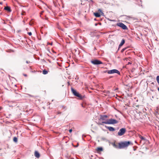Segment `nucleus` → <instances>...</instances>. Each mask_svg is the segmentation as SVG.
<instances>
[{
	"label": "nucleus",
	"instance_id": "f257e3e1",
	"mask_svg": "<svg viewBox=\"0 0 159 159\" xmlns=\"http://www.w3.org/2000/svg\"><path fill=\"white\" fill-rule=\"evenodd\" d=\"M107 118L108 116L107 115H101L99 120H102V123L105 124H113L118 123L117 121L116 120L112 119L107 120Z\"/></svg>",
	"mask_w": 159,
	"mask_h": 159
},
{
	"label": "nucleus",
	"instance_id": "f03ea898",
	"mask_svg": "<svg viewBox=\"0 0 159 159\" xmlns=\"http://www.w3.org/2000/svg\"><path fill=\"white\" fill-rule=\"evenodd\" d=\"M133 143L130 141H124L120 143V148L121 149L127 148L129 145H133Z\"/></svg>",
	"mask_w": 159,
	"mask_h": 159
},
{
	"label": "nucleus",
	"instance_id": "7ed1b4c3",
	"mask_svg": "<svg viewBox=\"0 0 159 159\" xmlns=\"http://www.w3.org/2000/svg\"><path fill=\"white\" fill-rule=\"evenodd\" d=\"M71 91L72 93L75 96L78 97L80 99H81L83 98V97L81 94L79 93L76 92L73 88H71Z\"/></svg>",
	"mask_w": 159,
	"mask_h": 159
},
{
	"label": "nucleus",
	"instance_id": "20e7f679",
	"mask_svg": "<svg viewBox=\"0 0 159 159\" xmlns=\"http://www.w3.org/2000/svg\"><path fill=\"white\" fill-rule=\"evenodd\" d=\"M126 129L125 128H122L120 129L118 133V135L119 136L123 135L125 133Z\"/></svg>",
	"mask_w": 159,
	"mask_h": 159
},
{
	"label": "nucleus",
	"instance_id": "39448f33",
	"mask_svg": "<svg viewBox=\"0 0 159 159\" xmlns=\"http://www.w3.org/2000/svg\"><path fill=\"white\" fill-rule=\"evenodd\" d=\"M107 72L108 74L116 73L119 75H120V72L118 70L116 69H113L111 70H107Z\"/></svg>",
	"mask_w": 159,
	"mask_h": 159
},
{
	"label": "nucleus",
	"instance_id": "423d86ee",
	"mask_svg": "<svg viewBox=\"0 0 159 159\" xmlns=\"http://www.w3.org/2000/svg\"><path fill=\"white\" fill-rule=\"evenodd\" d=\"M117 26L121 27L124 30H126L127 29V27L122 23L120 22L117 23Z\"/></svg>",
	"mask_w": 159,
	"mask_h": 159
},
{
	"label": "nucleus",
	"instance_id": "0eeeda50",
	"mask_svg": "<svg viewBox=\"0 0 159 159\" xmlns=\"http://www.w3.org/2000/svg\"><path fill=\"white\" fill-rule=\"evenodd\" d=\"M91 62L94 65H99L102 64V63L101 61L97 60L92 61H91Z\"/></svg>",
	"mask_w": 159,
	"mask_h": 159
},
{
	"label": "nucleus",
	"instance_id": "6e6552de",
	"mask_svg": "<svg viewBox=\"0 0 159 159\" xmlns=\"http://www.w3.org/2000/svg\"><path fill=\"white\" fill-rule=\"evenodd\" d=\"M34 156L37 158H39L40 157V155L39 153L37 151H35L34 154Z\"/></svg>",
	"mask_w": 159,
	"mask_h": 159
},
{
	"label": "nucleus",
	"instance_id": "1a4fd4ad",
	"mask_svg": "<svg viewBox=\"0 0 159 159\" xmlns=\"http://www.w3.org/2000/svg\"><path fill=\"white\" fill-rule=\"evenodd\" d=\"M106 127L107 129H108L110 131H113L115 130V129L113 127L110 126H106Z\"/></svg>",
	"mask_w": 159,
	"mask_h": 159
},
{
	"label": "nucleus",
	"instance_id": "9d476101",
	"mask_svg": "<svg viewBox=\"0 0 159 159\" xmlns=\"http://www.w3.org/2000/svg\"><path fill=\"white\" fill-rule=\"evenodd\" d=\"M113 146L116 148L121 149L120 148V143L117 144L114 143L113 144Z\"/></svg>",
	"mask_w": 159,
	"mask_h": 159
},
{
	"label": "nucleus",
	"instance_id": "9b49d317",
	"mask_svg": "<svg viewBox=\"0 0 159 159\" xmlns=\"http://www.w3.org/2000/svg\"><path fill=\"white\" fill-rule=\"evenodd\" d=\"M96 151L97 152L99 153L103 151V148L102 147H98L96 149Z\"/></svg>",
	"mask_w": 159,
	"mask_h": 159
},
{
	"label": "nucleus",
	"instance_id": "f8f14e48",
	"mask_svg": "<svg viewBox=\"0 0 159 159\" xmlns=\"http://www.w3.org/2000/svg\"><path fill=\"white\" fill-rule=\"evenodd\" d=\"M4 9L7 11H8L9 12H10L11 11V8L10 7L8 6H7L6 7H4Z\"/></svg>",
	"mask_w": 159,
	"mask_h": 159
},
{
	"label": "nucleus",
	"instance_id": "ddd939ff",
	"mask_svg": "<svg viewBox=\"0 0 159 159\" xmlns=\"http://www.w3.org/2000/svg\"><path fill=\"white\" fill-rule=\"evenodd\" d=\"M125 40L124 39H123L122 40L120 44H119V47L120 48L121 46H122L124 44V43H125Z\"/></svg>",
	"mask_w": 159,
	"mask_h": 159
},
{
	"label": "nucleus",
	"instance_id": "4468645a",
	"mask_svg": "<svg viewBox=\"0 0 159 159\" xmlns=\"http://www.w3.org/2000/svg\"><path fill=\"white\" fill-rule=\"evenodd\" d=\"M139 138L141 139V140L145 141L146 140V139L145 138H144L143 136L140 134L139 135Z\"/></svg>",
	"mask_w": 159,
	"mask_h": 159
},
{
	"label": "nucleus",
	"instance_id": "2eb2a0df",
	"mask_svg": "<svg viewBox=\"0 0 159 159\" xmlns=\"http://www.w3.org/2000/svg\"><path fill=\"white\" fill-rule=\"evenodd\" d=\"M94 15L96 17H99L100 16V15L98 13H94Z\"/></svg>",
	"mask_w": 159,
	"mask_h": 159
},
{
	"label": "nucleus",
	"instance_id": "dca6fc26",
	"mask_svg": "<svg viewBox=\"0 0 159 159\" xmlns=\"http://www.w3.org/2000/svg\"><path fill=\"white\" fill-rule=\"evenodd\" d=\"M48 73V71L46 70H44L43 71V74L44 75L47 74Z\"/></svg>",
	"mask_w": 159,
	"mask_h": 159
},
{
	"label": "nucleus",
	"instance_id": "f3484780",
	"mask_svg": "<svg viewBox=\"0 0 159 159\" xmlns=\"http://www.w3.org/2000/svg\"><path fill=\"white\" fill-rule=\"evenodd\" d=\"M13 140L15 142H17V139L16 137H14L13 138Z\"/></svg>",
	"mask_w": 159,
	"mask_h": 159
},
{
	"label": "nucleus",
	"instance_id": "a211bd4d",
	"mask_svg": "<svg viewBox=\"0 0 159 159\" xmlns=\"http://www.w3.org/2000/svg\"><path fill=\"white\" fill-rule=\"evenodd\" d=\"M156 80H157V82L159 84V76H157L156 78Z\"/></svg>",
	"mask_w": 159,
	"mask_h": 159
},
{
	"label": "nucleus",
	"instance_id": "6ab92c4d",
	"mask_svg": "<svg viewBox=\"0 0 159 159\" xmlns=\"http://www.w3.org/2000/svg\"><path fill=\"white\" fill-rule=\"evenodd\" d=\"M126 48H123L121 51V52H123L125 49H126Z\"/></svg>",
	"mask_w": 159,
	"mask_h": 159
},
{
	"label": "nucleus",
	"instance_id": "aec40b11",
	"mask_svg": "<svg viewBox=\"0 0 159 159\" xmlns=\"http://www.w3.org/2000/svg\"><path fill=\"white\" fill-rule=\"evenodd\" d=\"M98 11L100 12H101L103 14V13L102 12L101 10L100 9H99L98 10Z\"/></svg>",
	"mask_w": 159,
	"mask_h": 159
},
{
	"label": "nucleus",
	"instance_id": "412c9836",
	"mask_svg": "<svg viewBox=\"0 0 159 159\" xmlns=\"http://www.w3.org/2000/svg\"><path fill=\"white\" fill-rule=\"evenodd\" d=\"M28 34L30 36H31L32 35V33L31 32H28Z\"/></svg>",
	"mask_w": 159,
	"mask_h": 159
},
{
	"label": "nucleus",
	"instance_id": "4be33fe9",
	"mask_svg": "<svg viewBox=\"0 0 159 159\" xmlns=\"http://www.w3.org/2000/svg\"><path fill=\"white\" fill-rule=\"evenodd\" d=\"M61 112L59 111H57V114H61Z\"/></svg>",
	"mask_w": 159,
	"mask_h": 159
},
{
	"label": "nucleus",
	"instance_id": "5701e85b",
	"mask_svg": "<svg viewBox=\"0 0 159 159\" xmlns=\"http://www.w3.org/2000/svg\"><path fill=\"white\" fill-rule=\"evenodd\" d=\"M72 129H70V130H69V132H70V133H71L72 132Z\"/></svg>",
	"mask_w": 159,
	"mask_h": 159
},
{
	"label": "nucleus",
	"instance_id": "b1692460",
	"mask_svg": "<svg viewBox=\"0 0 159 159\" xmlns=\"http://www.w3.org/2000/svg\"><path fill=\"white\" fill-rule=\"evenodd\" d=\"M156 128H157L159 130V126L157 125V127H156Z\"/></svg>",
	"mask_w": 159,
	"mask_h": 159
},
{
	"label": "nucleus",
	"instance_id": "393cba45",
	"mask_svg": "<svg viewBox=\"0 0 159 159\" xmlns=\"http://www.w3.org/2000/svg\"><path fill=\"white\" fill-rule=\"evenodd\" d=\"M25 12H23V13H21V15H25Z\"/></svg>",
	"mask_w": 159,
	"mask_h": 159
},
{
	"label": "nucleus",
	"instance_id": "a878e982",
	"mask_svg": "<svg viewBox=\"0 0 159 159\" xmlns=\"http://www.w3.org/2000/svg\"><path fill=\"white\" fill-rule=\"evenodd\" d=\"M26 62L27 63H30V61H26Z\"/></svg>",
	"mask_w": 159,
	"mask_h": 159
},
{
	"label": "nucleus",
	"instance_id": "bb28decb",
	"mask_svg": "<svg viewBox=\"0 0 159 159\" xmlns=\"http://www.w3.org/2000/svg\"><path fill=\"white\" fill-rule=\"evenodd\" d=\"M23 75L25 76H26V77L27 76V75L26 74H24Z\"/></svg>",
	"mask_w": 159,
	"mask_h": 159
},
{
	"label": "nucleus",
	"instance_id": "cd10ccee",
	"mask_svg": "<svg viewBox=\"0 0 159 159\" xmlns=\"http://www.w3.org/2000/svg\"><path fill=\"white\" fill-rule=\"evenodd\" d=\"M151 84H152V85H154V82H152V83Z\"/></svg>",
	"mask_w": 159,
	"mask_h": 159
},
{
	"label": "nucleus",
	"instance_id": "c85d7f7f",
	"mask_svg": "<svg viewBox=\"0 0 159 159\" xmlns=\"http://www.w3.org/2000/svg\"><path fill=\"white\" fill-rule=\"evenodd\" d=\"M131 64V63H130V62H129L127 64V65L130 64Z\"/></svg>",
	"mask_w": 159,
	"mask_h": 159
},
{
	"label": "nucleus",
	"instance_id": "c756f323",
	"mask_svg": "<svg viewBox=\"0 0 159 159\" xmlns=\"http://www.w3.org/2000/svg\"><path fill=\"white\" fill-rule=\"evenodd\" d=\"M0 4H1V5L2 4V2H0Z\"/></svg>",
	"mask_w": 159,
	"mask_h": 159
},
{
	"label": "nucleus",
	"instance_id": "7c9ffc66",
	"mask_svg": "<svg viewBox=\"0 0 159 159\" xmlns=\"http://www.w3.org/2000/svg\"><path fill=\"white\" fill-rule=\"evenodd\" d=\"M157 90H158V91L159 92V87H158Z\"/></svg>",
	"mask_w": 159,
	"mask_h": 159
},
{
	"label": "nucleus",
	"instance_id": "2f4dec72",
	"mask_svg": "<svg viewBox=\"0 0 159 159\" xmlns=\"http://www.w3.org/2000/svg\"><path fill=\"white\" fill-rule=\"evenodd\" d=\"M52 43H49V44H50V45H52Z\"/></svg>",
	"mask_w": 159,
	"mask_h": 159
},
{
	"label": "nucleus",
	"instance_id": "473e14b6",
	"mask_svg": "<svg viewBox=\"0 0 159 159\" xmlns=\"http://www.w3.org/2000/svg\"><path fill=\"white\" fill-rule=\"evenodd\" d=\"M78 145H79V144H78V143H77V145H76V147H78Z\"/></svg>",
	"mask_w": 159,
	"mask_h": 159
},
{
	"label": "nucleus",
	"instance_id": "72a5a7b5",
	"mask_svg": "<svg viewBox=\"0 0 159 159\" xmlns=\"http://www.w3.org/2000/svg\"><path fill=\"white\" fill-rule=\"evenodd\" d=\"M68 85H70V82H68Z\"/></svg>",
	"mask_w": 159,
	"mask_h": 159
},
{
	"label": "nucleus",
	"instance_id": "f704fd0d",
	"mask_svg": "<svg viewBox=\"0 0 159 159\" xmlns=\"http://www.w3.org/2000/svg\"><path fill=\"white\" fill-rule=\"evenodd\" d=\"M43 11H42L41 12V14H42V13H43Z\"/></svg>",
	"mask_w": 159,
	"mask_h": 159
},
{
	"label": "nucleus",
	"instance_id": "c9c22d12",
	"mask_svg": "<svg viewBox=\"0 0 159 159\" xmlns=\"http://www.w3.org/2000/svg\"><path fill=\"white\" fill-rule=\"evenodd\" d=\"M151 91L153 92V90H151Z\"/></svg>",
	"mask_w": 159,
	"mask_h": 159
}]
</instances>
